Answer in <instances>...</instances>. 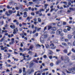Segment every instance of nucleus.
<instances>
[{"instance_id":"f257e3e1","label":"nucleus","mask_w":75,"mask_h":75,"mask_svg":"<svg viewBox=\"0 0 75 75\" xmlns=\"http://www.w3.org/2000/svg\"><path fill=\"white\" fill-rule=\"evenodd\" d=\"M62 33V30L61 29H58L56 31V34L57 35H60V34H61Z\"/></svg>"},{"instance_id":"f03ea898","label":"nucleus","mask_w":75,"mask_h":75,"mask_svg":"<svg viewBox=\"0 0 75 75\" xmlns=\"http://www.w3.org/2000/svg\"><path fill=\"white\" fill-rule=\"evenodd\" d=\"M50 47H51V48H52V50H54L56 48V46L54 45V44L52 43L51 44H50Z\"/></svg>"},{"instance_id":"7ed1b4c3","label":"nucleus","mask_w":75,"mask_h":75,"mask_svg":"<svg viewBox=\"0 0 75 75\" xmlns=\"http://www.w3.org/2000/svg\"><path fill=\"white\" fill-rule=\"evenodd\" d=\"M28 48H24L23 49H22V48L20 47L19 48V50L20 51H21L22 52H24V51H27V50H28Z\"/></svg>"},{"instance_id":"20e7f679","label":"nucleus","mask_w":75,"mask_h":75,"mask_svg":"<svg viewBox=\"0 0 75 75\" xmlns=\"http://www.w3.org/2000/svg\"><path fill=\"white\" fill-rule=\"evenodd\" d=\"M64 61H67L68 62H69L70 61V59H69V57L67 56H65V59Z\"/></svg>"},{"instance_id":"39448f33","label":"nucleus","mask_w":75,"mask_h":75,"mask_svg":"<svg viewBox=\"0 0 75 75\" xmlns=\"http://www.w3.org/2000/svg\"><path fill=\"white\" fill-rule=\"evenodd\" d=\"M34 48V46L33 45H31L29 49H28V51H29L31 50H33L32 49Z\"/></svg>"},{"instance_id":"423d86ee","label":"nucleus","mask_w":75,"mask_h":75,"mask_svg":"<svg viewBox=\"0 0 75 75\" xmlns=\"http://www.w3.org/2000/svg\"><path fill=\"white\" fill-rule=\"evenodd\" d=\"M67 37L69 40H71L72 38V36L71 35H68Z\"/></svg>"},{"instance_id":"0eeeda50","label":"nucleus","mask_w":75,"mask_h":75,"mask_svg":"<svg viewBox=\"0 0 75 75\" xmlns=\"http://www.w3.org/2000/svg\"><path fill=\"white\" fill-rule=\"evenodd\" d=\"M8 12L10 14H11L12 13H15L16 12V11H12L9 10L8 11Z\"/></svg>"},{"instance_id":"6e6552de","label":"nucleus","mask_w":75,"mask_h":75,"mask_svg":"<svg viewBox=\"0 0 75 75\" xmlns=\"http://www.w3.org/2000/svg\"><path fill=\"white\" fill-rule=\"evenodd\" d=\"M27 12H24L23 13V17H24V18H26V17H27Z\"/></svg>"},{"instance_id":"1a4fd4ad","label":"nucleus","mask_w":75,"mask_h":75,"mask_svg":"<svg viewBox=\"0 0 75 75\" xmlns=\"http://www.w3.org/2000/svg\"><path fill=\"white\" fill-rule=\"evenodd\" d=\"M25 54H23L22 55V56L23 57V59L21 60V62H23L24 60H25V59H25V57H26V56H25Z\"/></svg>"},{"instance_id":"9d476101","label":"nucleus","mask_w":75,"mask_h":75,"mask_svg":"<svg viewBox=\"0 0 75 75\" xmlns=\"http://www.w3.org/2000/svg\"><path fill=\"white\" fill-rule=\"evenodd\" d=\"M40 41L42 42V43H44V38H40Z\"/></svg>"},{"instance_id":"9b49d317","label":"nucleus","mask_w":75,"mask_h":75,"mask_svg":"<svg viewBox=\"0 0 75 75\" xmlns=\"http://www.w3.org/2000/svg\"><path fill=\"white\" fill-rule=\"evenodd\" d=\"M52 30L53 31H56L57 30V28L55 27H52Z\"/></svg>"},{"instance_id":"f8f14e48","label":"nucleus","mask_w":75,"mask_h":75,"mask_svg":"<svg viewBox=\"0 0 75 75\" xmlns=\"http://www.w3.org/2000/svg\"><path fill=\"white\" fill-rule=\"evenodd\" d=\"M10 27L12 28V29H14L16 27L15 26V25H10Z\"/></svg>"},{"instance_id":"ddd939ff","label":"nucleus","mask_w":75,"mask_h":75,"mask_svg":"<svg viewBox=\"0 0 75 75\" xmlns=\"http://www.w3.org/2000/svg\"><path fill=\"white\" fill-rule=\"evenodd\" d=\"M0 47H1V49L2 50H4L5 49L7 48V47H4L3 48V45L1 46Z\"/></svg>"},{"instance_id":"4468645a","label":"nucleus","mask_w":75,"mask_h":75,"mask_svg":"<svg viewBox=\"0 0 75 75\" xmlns=\"http://www.w3.org/2000/svg\"><path fill=\"white\" fill-rule=\"evenodd\" d=\"M34 63H30L29 65V67L30 68H31V67H33V66H34Z\"/></svg>"},{"instance_id":"2eb2a0df","label":"nucleus","mask_w":75,"mask_h":75,"mask_svg":"<svg viewBox=\"0 0 75 75\" xmlns=\"http://www.w3.org/2000/svg\"><path fill=\"white\" fill-rule=\"evenodd\" d=\"M53 7H54V6H53V5H52L50 6V8H51V9L50 11V12H52L54 10Z\"/></svg>"},{"instance_id":"dca6fc26","label":"nucleus","mask_w":75,"mask_h":75,"mask_svg":"<svg viewBox=\"0 0 75 75\" xmlns=\"http://www.w3.org/2000/svg\"><path fill=\"white\" fill-rule=\"evenodd\" d=\"M66 27L68 28L67 29V31H70V29H71V27H70V26H67Z\"/></svg>"},{"instance_id":"f3484780","label":"nucleus","mask_w":75,"mask_h":75,"mask_svg":"<svg viewBox=\"0 0 75 75\" xmlns=\"http://www.w3.org/2000/svg\"><path fill=\"white\" fill-rule=\"evenodd\" d=\"M62 45H64V46H68V45L67 43L65 42H63L62 43Z\"/></svg>"},{"instance_id":"a211bd4d","label":"nucleus","mask_w":75,"mask_h":75,"mask_svg":"<svg viewBox=\"0 0 75 75\" xmlns=\"http://www.w3.org/2000/svg\"><path fill=\"white\" fill-rule=\"evenodd\" d=\"M69 10H72V11H75V8H73L70 7L69 8Z\"/></svg>"},{"instance_id":"6ab92c4d","label":"nucleus","mask_w":75,"mask_h":75,"mask_svg":"<svg viewBox=\"0 0 75 75\" xmlns=\"http://www.w3.org/2000/svg\"><path fill=\"white\" fill-rule=\"evenodd\" d=\"M12 8L13 7L12 6L10 7V6H9V5H8L7 6V8L8 9H11V8Z\"/></svg>"},{"instance_id":"aec40b11","label":"nucleus","mask_w":75,"mask_h":75,"mask_svg":"<svg viewBox=\"0 0 75 75\" xmlns=\"http://www.w3.org/2000/svg\"><path fill=\"white\" fill-rule=\"evenodd\" d=\"M52 26H48V30H50V29H52Z\"/></svg>"},{"instance_id":"412c9836","label":"nucleus","mask_w":75,"mask_h":75,"mask_svg":"<svg viewBox=\"0 0 75 75\" xmlns=\"http://www.w3.org/2000/svg\"><path fill=\"white\" fill-rule=\"evenodd\" d=\"M60 62H61V61L60 60H58L56 62V64L57 65H58V64H59Z\"/></svg>"},{"instance_id":"4be33fe9","label":"nucleus","mask_w":75,"mask_h":75,"mask_svg":"<svg viewBox=\"0 0 75 75\" xmlns=\"http://www.w3.org/2000/svg\"><path fill=\"white\" fill-rule=\"evenodd\" d=\"M34 69H31V72H29L28 73V74H31V72H34Z\"/></svg>"},{"instance_id":"5701e85b","label":"nucleus","mask_w":75,"mask_h":75,"mask_svg":"<svg viewBox=\"0 0 75 75\" xmlns=\"http://www.w3.org/2000/svg\"><path fill=\"white\" fill-rule=\"evenodd\" d=\"M13 34H16L17 33V32H16V29L13 30Z\"/></svg>"},{"instance_id":"b1692460","label":"nucleus","mask_w":75,"mask_h":75,"mask_svg":"<svg viewBox=\"0 0 75 75\" xmlns=\"http://www.w3.org/2000/svg\"><path fill=\"white\" fill-rule=\"evenodd\" d=\"M23 73H25V67L23 68Z\"/></svg>"},{"instance_id":"393cba45","label":"nucleus","mask_w":75,"mask_h":75,"mask_svg":"<svg viewBox=\"0 0 75 75\" xmlns=\"http://www.w3.org/2000/svg\"><path fill=\"white\" fill-rule=\"evenodd\" d=\"M63 52L64 53H67V52H67V49H64V50H63Z\"/></svg>"},{"instance_id":"a878e982","label":"nucleus","mask_w":75,"mask_h":75,"mask_svg":"<svg viewBox=\"0 0 75 75\" xmlns=\"http://www.w3.org/2000/svg\"><path fill=\"white\" fill-rule=\"evenodd\" d=\"M45 47L46 48H49V45L48 44H46L45 45Z\"/></svg>"},{"instance_id":"bb28decb","label":"nucleus","mask_w":75,"mask_h":75,"mask_svg":"<svg viewBox=\"0 0 75 75\" xmlns=\"http://www.w3.org/2000/svg\"><path fill=\"white\" fill-rule=\"evenodd\" d=\"M14 44V41H12L11 42L9 43V44L10 45H12V44Z\"/></svg>"},{"instance_id":"cd10ccee","label":"nucleus","mask_w":75,"mask_h":75,"mask_svg":"<svg viewBox=\"0 0 75 75\" xmlns=\"http://www.w3.org/2000/svg\"><path fill=\"white\" fill-rule=\"evenodd\" d=\"M5 37V36H4L2 38V39L1 40H0V42H3V40H4V38Z\"/></svg>"},{"instance_id":"c85d7f7f","label":"nucleus","mask_w":75,"mask_h":75,"mask_svg":"<svg viewBox=\"0 0 75 75\" xmlns=\"http://www.w3.org/2000/svg\"><path fill=\"white\" fill-rule=\"evenodd\" d=\"M19 72L20 74H21L22 72V69H20L19 70Z\"/></svg>"},{"instance_id":"c756f323","label":"nucleus","mask_w":75,"mask_h":75,"mask_svg":"<svg viewBox=\"0 0 75 75\" xmlns=\"http://www.w3.org/2000/svg\"><path fill=\"white\" fill-rule=\"evenodd\" d=\"M6 67H11V65L10 64L8 65V64H6Z\"/></svg>"},{"instance_id":"7c9ffc66","label":"nucleus","mask_w":75,"mask_h":75,"mask_svg":"<svg viewBox=\"0 0 75 75\" xmlns=\"http://www.w3.org/2000/svg\"><path fill=\"white\" fill-rule=\"evenodd\" d=\"M38 22H41V18H38Z\"/></svg>"},{"instance_id":"2f4dec72","label":"nucleus","mask_w":75,"mask_h":75,"mask_svg":"<svg viewBox=\"0 0 75 75\" xmlns=\"http://www.w3.org/2000/svg\"><path fill=\"white\" fill-rule=\"evenodd\" d=\"M28 54H30V55H32L33 53L32 52H31V51H29L28 52Z\"/></svg>"},{"instance_id":"473e14b6","label":"nucleus","mask_w":75,"mask_h":75,"mask_svg":"<svg viewBox=\"0 0 75 75\" xmlns=\"http://www.w3.org/2000/svg\"><path fill=\"white\" fill-rule=\"evenodd\" d=\"M64 41L65 42H68L69 40L68 39H65Z\"/></svg>"},{"instance_id":"72a5a7b5","label":"nucleus","mask_w":75,"mask_h":75,"mask_svg":"<svg viewBox=\"0 0 75 75\" xmlns=\"http://www.w3.org/2000/svg\"><path fill=\"white\" fill-rule=\"evenodd\" d=\"M71 51L72 52H74V53H75V50H74V49H72Z\"/></svg>"},{"instance_id":"f704fd0d","label":"nucleus","mask_w":75,"mask_h":75,"mask_svg":"<svg viewBox=\"0 0 75 75\" xmlns=\"http://www.w3.org/2000/svg\"><path fill=\"white\" fill-rule=\"evenodd\" d=\"M61 40H62V41H64V37H61Z\"/></svg>"},{"instance_id":"c9c22d12","label":"nucleus","mask_w":75,"mask_h":75,"mask_svg":"<svg viewBox=\"0 0 75 75\" xmlns=\"http://www.w3.org/2000/svg\"><path fill=\"white\" fill-rule=\"evenodd\" d=\"M49 58L50 59H52V56H49Z\"/></svg>"},{"instance_id":"e433bc0d","label":"nucleus","mask_w":75,"mask_h":75,"mask_svg":"<svg viewBox=\"0 0 75 75\" xmlns=\"http://www.w3.org/2000/svg\"><path fill=\"white\" fill-rule=\"evenodd\" d=\"M50 67H53V65H54V64L53 63H51L50 64Z\"/></svg>"},{"instance_id":"4c0bfd02","label":"nucleus","mask_w":75,"mask_h":75,"mask_svg":"<svg viewBox=\"0 0 75 75\" xmlns=\"http://www.w3.org/2000/svg\"><path fill=\"white\" fill-rule=\"evenodd\" d=\"M13 22L14 23H16V22H18V21L15 19L14 20H13Z\"/></svg>"},{"instance_id":"58836bf2","label":"nucleus","mask_w":75,"mask_h":75,"mask_svg":"<svg viewBox=\"0 0 75 75\" xmlns=\"http://www.w3.org/2000/svg\"><path fill=\"white\" fill-rule=\"evenodd\" d=\"M63 31H64V33H67V30L66 29H64L63 30Z\"/></svg>"},{"instance_id":"ea45409f","label":"nucleus","mask_w":75,"mask_h":75,"mask_svg":"<svg viewBox=\"0 0 75 75\" xmlns=\"http://www.w3.org/2000/svg\"><path fill=\"white\" fill-rule=\"evenodd\" d=\"M31 59V57H30L29 58L27 59V61H30Z\"/></svg>"},{"instance_id":"a19ab883","label":"nucleus","mask_w":75,"mask_h":75,"mask_svg":"<svg viewBox=\"0 0 75 75\" xmlns=\"http://www.w3.org/2000/svg\"><path fill=\"white\" fill-rule=\"evenodd\" d=\"M46 11H45V13H47V12H48V11H49L50 10V9L49 8H48V9H46Z\"/></svg>"},{"instance_id":"79ce46f5","label":"nucleus","mask_w":75,"mask_h":75,"mask_svg":"<svg viewBox=\"0 0 75 75\" xmlns=\"http://www.w3.org/2000/svg\"><path fill=\"white\" fill-rule=\"evenodd\" d=\"M39 16H43V15L41 13H39Z\"/></svg>"},{"instance_id":"37998d69","label":"nucleus","mask_w":75,"mask_h":75,"mask_svg":"<svg viewBox=\"0 0 75 75\" xmlns=\"http://www.w3.org/2000/svg\"><path fill=\"white\" fill-rule=\"evenodd\" d=\"M52 24L53 25H54V26H55L56 25V23H52Z\"/></svg>"},{"instance_id":"c03bdc74","label":"nucleus","mask_w":75,"mask_h":75,"mask_svg":"<svg viewBox=\"0 0 75 75\" xmlns=\"http://www.w3.org/2000/svg\"><path fill=\"white\" fill-rule=\"evenodd\" d=\"M33 61L34 62H36V63H38V61L37 60H34Z\"/></svg>"},{"instance_id":"a18cd8bd","label":"nucleus","mask_w":75,"mask_h":75,"mask_svg":"<svg viewBox=\"0 0 75 75\" xmlns=\"http://www.w3.org/2000/svg\"><path fill=\"white\" fill-rule=\"evenodd\" d=\"M37 47H41V46L40 45H39L38 44L37 45H36Z\"/></svg>"},{"instance_id":"49530a36","label":"nucleus","mask_w":75,"mask_h":75,"mask_svg":"<svg viewBox=\"0 0 75 75\" xmlns=\"http://www.w3.org/2000/svg\"><path fill=\"white\" fill-rule=\"evenodd\" d=\"M31 15L32 16H34L35 15V14H34V13H33V12H32V13H31Z\"/></svg>"},{"instance_id":"de8ad7c7","label":"nucleus","mask_w":75,"mask_h":75,"mask_svg":"<svg viewBox=\"0 0 75 75\" xmlns=\"http://www.w3.org/2000/svg\"><path fill=\"white\" fill-rule=\"evenodd\" d=\"M54 33H55V32H54V31H52L51 32V34H54Z\"/></svg>"},{"instance_id":"09e8293b","label":"nucleus","mask_w":75,"mask_h":75,"mask_svg":"<svg viewBox=\"0 0 75 75\" xmlns=\"http://www.w3.org/2000/svg\"><path fill=\"white\" fill-rule=\"evenodd\" d=\"M53 58H55L56 59H58V58L57 57H56V56H53Z\"/></svg>"},{"instance_id":"8fccbe9b","label":"nucleus","mask_w":75,"mask_h":75,"mask_svg":"<svg viewBox=\"0 0 75 75\" xmlns=\"http://www.w3.org/2000/svg\"><path fill=\"white\" fill-rule=\"evenodd\" d=\"M33 20L34 21H37V18H35L33 19Z\"/></svg>"},{"instance_id":"3c124183","label":"nucleus","mask_w":75,"mask_h":75,"mask_svg":"<svg viewBox=\"0 0 75 75\" xmlns=\"http://www.w3.org/2000/svg\"><path fill=\"white\" fill-rule=\"evenodd\" d=\"M69 24H71V23H72V21H69Z\"/></svg>"},{"instance_id":"603ef678","label":"nucleus","mask_w":75,"mask_h":75,"mask_svg":"<svg viewBox=\"0 0 75 75\" xmlns=\"http://www.w3.org/2000/svg\"><path fill=\"white\" fill-rule=\"evenodd\" d=\"M43 57L44 58H47V56L45 55L43 56Z\"/></svg>"},{"instance_id":"864d4df0","label":"nucleus","mask_w":75,"mask_h":75,"mask_svg":"<svg viewBox=\"0 0 75 75\" xmlns=\"http://www.w3.org/2000/svg\"><path fill=\"white\" fill-rule=\"evenodd\" d=\"M35 35L36 36V37H37V36L38 35V33H36L35 34Z\"/></svg>"},{"instance_id":"5fc2aeb1","label":"nucleus","mask_w":75,"mask_h":75,"mask_svg":"<svg viewBox=\"0 0 75 75\" xmlns=\"http://www.w3.org/2000/svg\"><path fill=\"white\" fill-rule=\"evenodd\" d=\"M45 7H47L48 6V4H45L44 5Z\"/></svg>"},{"instance_id":"6e6d98bb","label":"nucleus","mask_w":75,"mask_h":75,"mask_svg":"<svg viewBox=\"0 0 75 75\" xmlns=\"http://www.w3.org/2000/svg\"><path fill=\"white\" fill-rule=\"evenodd\" d=\"M38 11H39V13H41V11H42V10H41V9L39 10Z\"/></svg>"},{"instance_id":"4d7b16f0","label":"nucleus","mask_w":75,"mask_h":75,"mask_svg":"<svg viewBox=\"0 0 75 75\" xmlns=\"http://www.w3.org/2000/svg\"><path fill=\"white\" fill-rule=\"evenodd\" d=\"M61 36H63L64 35V33H62L60 34Z\"/></svg>"},{"instance_id":"13d9d810","label":"nucleus","mask_w":75,"mask_h":75,"mask_svg":"<svg viewBox=\"0 0 75 75\" xmlns=\"http://www.w3.org/2000/svg\"><path fill=\"white\" fill-rule=\"evenodd\" d=\"M71 52H70L69 53L67 54V55H68V56H69V55H71Z\"/></svg>"},{"instance_id":"bf43d9fd","label":"nucleus","mask_w":75,"mask_h":75,"mask_svg":"<svg viewBox=\"0 0 75 75\" xmlns=\"http://www.w3.org/2000/svg\"><path fill=\"white\" fill-rule=\"evenodd\" d=\"M56 51L57 52H59V51H60V50L58 49H56Z\"/></svg>"},{"instance_id":"052dcab7","label":"nucleus","mask_w":75,"mask_h":75,"mask_svg":"<svg viewBox=\"0 0 75 75\" xmlns=\"http://www.w3.org/2000/svg\"><path fill=\"white\" fill-rule=\"evenodd\" d=\"M37 57V53H35V56H34V57Z\"/></svg>"},{"instance_id":"680f3d73","label":"nucleus","mask_w":75,"mask_h":75,"mask_svg":"<svg viewBox=\"0 0 75 75\" xmlns=\"http://www.w3.org/2000/svg\"><path fill=\"white\" fill-rule=\"evenodd\" d=\"M31 27H32V28H34V25H32Z\"/></svg>"},{"instance_id":"e2e57ef3","label":"nucleus","mask_w":75,"mask_h":75,"mask_svg":"<svg viewBox=\"0 0 75 75\" xmlns=\"http://www.w3.org/2000/svg\"><path fill=\"white\" fill-rule=\"evenodd\" d=\"M68 5L69 6H70V5H71V3L70 2H69L68 3Z\"/></svg>"},{"instance_id":"0e129e2a","label":"nucleus","mask_w":75,"mask_h":75,"mask_svg":"<svg viewBox=\"0 0 75 75\" xmlns=\"http://www.w3.org/2000/svg\"><path fill=\"white\" fill-rule=\"evenodd\" d=\"M17 16H18L19 17H20V16H21L19 14V13H17Z\"/></svg>"},{"instance_id":"69168bd1","label":"nucleus","mask_w":75,"mask_h":75,"mask_svg":"<svg viewBox=\"0 0 75 75\" xmlns=\"http://www.w3.org/2000/svg\"><path fill=\"white\" fill-rule=\"evenodd\" d=\"M21 47H23V43H21Z\"/></svg>"},{"instance_id":"338daca9","label":"nucleus","mask_w":75,"mask_h":75,"mask_svg":"<svg viewBox=\"0 0 75 75\" xmlns=\"http://www.w3.org/2000/svg\"><path fill=\"white\" fill-rule=\"evenodd\" d=\"M27 20H29V21H30V17H28L27 18Z\"/></svg>"},{"instance_id":"774afa93","label":"nucleus","mask_w":75,"mask_h":75,"mask_svg":"<svg viewBox=\"0 0 75 75\" xmlns=\"http://www.w3.org/2000/svg\"><path fill=\"white\" fill-rule=\"evenodd\" d=\"M66 24V22H63V25H65Z\"/></svg>"}]
</instances>
